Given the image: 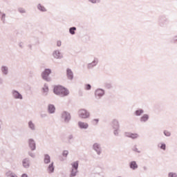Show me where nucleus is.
Returning <instances> with one entry per match:
<instances>
[{"instance_id": "f257e3e1", "label": "nucleus", "mask_w": 177, "mask_h": 177, "mask_svg": "<svg viewBox=\"0 0 177 177\" xmlns=\"http://www.w3.org/2000/svg\"><path fill=\"white\" fill-rule=\"evenodd\" d=\"M54 93L56 95H61L62 96H67V95H68V90H67V88L62 86H57L54 88Z\"/></svg>"}, {"instance_id": "f03ea898", "label": "nucleus", "mask_w": 177, "mask_h": 177, "mask_svg": "<svg viewBox=\"0 0 177 177\" xmlns=\"http://www.w3.org/2000/svg\"><path fill=\"white\" fill-rule=\"evenodd\" d=\"M89 115V112L85 109H80L79 111V117H80V118H88Z\"/></svg>"}, {"instance_id": "7ed1b4c3", "label": "nucleus", "mask_w": 177, "mask_h": 177, "mask_svg": "<svg viewBox=\"0 0 177 177\" xmlns=\"http://www.w3.org/2000/svg\"><path fill=\"white\" fill-rule=\"evenodd\" d=\"M73 169L71 170V176H75L78 169V162H75L72 164Z\"/></svg>"}, {"instance_id": "20e7f679", "label": "nucleus", "mask_w": 177, "mask_h": 177, "mask_svg": "<svg viewBox=\"0 0 177 177\" xmlns=\"http://www.w3.org/2000/svg\"><path fill=\"white\" fill-rule=\"evenodd\" d=\"M51 71L50 69H46L42 73L41 77L43 80H45L46 81H49V74H50Z\"/></svg>"}, {"instance_id": "39448f33", "label": "nucleus", "mask_w": 177, "mask_h": 177, "mask_svg": "<svg viewBox=\"0 0 177 177\" xmlns=\"http://www.w3.org/2000/svg\"><path fill=\"white\" fill-rule=\"evenodd\" d=\"M62 118H64L65 121H68V120H70L71 117L70 116V113H68L67 112L64 111L62 113Z\"/></svg>"}, {"instance_id": "423d86ee", "label": "nucleus", "mask_w": 177, "mask_h": 177, "mask_svg": "<svg viewBox=\"0 0 177 177\" xmlns=\"http://www.w3.org/2000/svg\"><path fill=\"white\" fill-rule=\"evenodd\" d=\"M104 95V91L102 89H97L95 91V96H98V97H100Z\"/></svg>"}, {"instance_id": "0eeeda50", "label": "nucleus", "mask_w": 177, "mask_h": 177, "mask_svg": "<svg viewBox=\"0 0 177 177\" xmlns=\"http://www.w3.org/2000/svg\"><path fill=\"white\" fill-rule=\"evenodd\" d=\"M66 75H67L68 80H73V71H71V69L68 68L66 70Z\"/></svg>"}, {"instance_id": "6e6552de", "label": "nucleus", "mask_w": 177, "mask_h": 177, "mask_svg": "<svg viewBox=\"0 0 177 177\" xmlns=\"http://www.w3.org/2000/svg\"><path fill=\"white\" fill-rule=\"evenodd\" d=\"M29 146L31 150H35V142L33 141V140H29Z\"/></svg>"}, {"instance_id": "1a4fd4ad", "label": "nucleus", "mask_w": 177, "mask_h": 177, "mask_svg": "<svg viewBox=\"0 0 177 177\" xmlns=\"http://www.w3.org/2000/svg\"><path fill=\"white\" fill-rule=\"evenodd\" d=\"M79 127H80V128L86 129V128H88V125L87 124V123L80 122Z\"/></svg>"}, {"instance_id": "9d476101", "label": "nucleus", "mask_w": 177, "mask_h": 177, "mask_svg": "<svg viewBox=\"0 0 177 177\" xmlns=\"http://www.w3.org/2000/svg\"><path fill=\"white\" fill-rule=\"evenodd\" d=\"M93 149L97 151V154H100V147L99 146V144H94Z\"/></svg>"}, {"instance_id": "9b49d317", "label": "nucleus", "mask_w": 177, "mask_h": 177, "mask_svg": "<svg viewBox=\"0 0 177 177\" xmlns=\"http://www.w3.org/2000/svg\"><path fill=\"white\" fill-rule=\"evenodd\" d=\"M44 162L45 164H49L50 162V156L49 155L46 154L44 156Z\"/></svg>"}, {"instance_id": "f8f14e48", "label": "nucleus", "mask_w": 177, "mask_h": 177, "mask_svg": "<svg viewBox=\"0 0 177 177\" xmlns=\"http://www.w3.org/2000/svg\"><path fill=\"white\" fill-rule=\"evenodd\" d=\"M13 96L16 98V99H23V97L20 95V93H19V92L17 91H14L13 92Z\"/></svg>"}, {"instance_id": "ddd939ff", "label": "nucleus", "mask_w": 177, "mask_h": 177, "mask_svg": "<svg viewBox=\"0 0 177 177\" xmlns=\"http://www.w3.org/2000/svg\"><path fill=\"white\" fill-rule=\"evenodd\" d=\"M55 171V167H53V162H52L48 167V171L49 174H52Z\"/></svg>"}, {"instance_id": "4468645a", "label": "nucleus", "mask_w": 177, "mask_h": 177, "mask_svg": "<svg viewBox=\"0 0 177 177\" xmlns=\"http://www.w3.org/2000/svg\"><path fill=\"white\" fill-rule=\"evenodd\" d=\"M130 168H131V169H136V168H138V164H136V162H131L130 163Z\"/></svg>"}, {"instance_id": "2eb2a0df", "label": "nucleus", "mask_w": 177, "mask_h": 177, "mask_svg": "<svg viewBox=\"0 0 177 177\" xmlns=\"http://www.w3.org/2000/svg\"><path fill=\"white\" fill-rule=\"evenodd\" d=\"M56 110V108H55V106L50 104L48 105V111L49 113H55V111Z\"/></svg>"}, {"instance_id": "dca6fc26", "label": "nucleus", "mask_w": 177, "mask_h": 177, "mask_svg": "<svg viewBox=\"0 0 177 177\" xmlns=\"http://www.w3.org/2000/svg\"><path fill=\"white\" fill-rule=\"evenodd\" d=\"M53 57L55 58V59H59V57H60V53L59 51H55L53 53Z\"/></svg>"}, {"instance_id": "f3484780", "label": "nucleus", "mask_w": 177, "mask_h": 177, "mask_svg": "<svg viewBox=\"0 0 177 177\" xmlns=\"http://www.w3.org/2000/svg\"><path fill=\"white\" fill-rule=\"evenodd\" d=\"M147 120H149V115H144L142 118H141V121L142 122H146V121H147Z\"/></svg>"}, {"instance_id": "a211bd4d", "label": "nucleus", "mask_w": 177, "mask_h": 177, "mask_svg": "<svg viewBox=\"0 0 177 177\" xmlns=\"http://www.w3.org/2000/svg\"><path fill=\"white\" fill-rule=\"evenodd\" d=\"M138 136V133H131L129 135V138H131V139H136Z\"/></svg>"}, {"instance_id": "6ab92c4d", "label": "nucleus", "mask_w": 177, "mask_h": 177, "mask_svg": "<svg viewBox=\"0 0 177 177\" xmlns=\"http://www.w3.org/2000/svg\"><path fill=\"white\" fill-rule=\"evenodd\" d=\"M75 30H77V28L75 27H73L69 29V32L72 35H74V34H75Z\"/></svg>"}, {"instance_id": "aec40b11", "label": "nucleus", "mask_w": 177, "mask_h": 177, "mask_svg": "<svg viewBox=\"0 0 177 177\" xmlns=\"http://www.w3.org/2000/svg\"><path fill=\"white\" fill-rule=\"evenodd\" d=\"M1 71H2V73H3V74H8V67L2 66Z\"/></svg>"}, {"instance_id": "412c9836", "label": "nucleus", "mask_w": 177, "mask_h": 177, "mask_svg": "<svg viewBox=\"0 0 177 177\" xmlns=\"http://www.w3.org/2000/svg\"><path fill=\"white\" fill-rule=\"evenodd\" d=\"M23 165L25 168L28 167V160H27V159L23 160Z\"/></svg>"}, {"instance_id": "4be33fe9", "label": "nucleus", "mask_w": 177, "mask_h": 177, "mask_svg": "<svg viewBox=\"0 0 177 177\" xmlns=\"http://www.w3.org/2000/svg\"><path fill=\"white\" fill-rule=\"evenodd\" d=\"M38 9L39 10H41V12H46V8H45V7L41 6V5H39L38 6Z\"/></svg>"}, {"instance_id": "5701e85b", "label": "nucleus", "mask_w": 177, "mask_h": 177, "mask_svg": "<svg viewBox=\"0 0 177 177\" xmlns=\"http://www.w3.org/2000/svg\"><path fill=\"white\" fill-rule=\"evenodd\" d=\"M141 114H143V110L139 109L136 111V115H140Z\"/></svg>"}, {"instance_id": "b1692460", "label": "nucleus", "mask_w": 177, "mask_h": 177, "mask_svg": "<svg viewBox=\"0 0 177 177\" xmlns=\"http://www.w3.org/2000/svg\"><path fill=\"white\" fill-rule=\"evenodd\" d=\"M158 147H160V149H162V150H165V144H159L158 145Z\"/></svg>"}, {"instance_id": "393cba45", "label": "nucleus", "mask_w": 177, "mask_h": 177, "mask_svg": "<svg viewBox=\"0 0 177 177\" xmlns=\"http://www.w3.org/2000/svg\"><path fill=\"white\" fill-rule=\"evenodd\" d=\"M112 124H113V127H118V122L116 120H114L112 122Z\"/></svg>"}, {"instance_id": "a878e982", "label": "nucleus", "mask_w": 177, "mask_h": 177, "mask_svg": "<svg viewBox=\"0 0 177 177\" xmlns=\"http://www.w3.org/2000/svg\"><path fill=\"white\" fill-rule=\"evenodd\" d=\"M91 88V84H86L85 89H86V91H89Z\"/></svg>"}, {"instance_id": "bb28decb", "label": "nucleus", "mask_w": 177, "mask_h": 177, "mask_svg": "<svg viewBox=\"0 0 177 177\" xmlns=\"http://www.w3.org/2000/svg\"><path fill=\"white\" fill-rule=\"evenodd\" d=\"M29 127L31 129H34V124L31 122H29Z\"/></svg>"}, {"instance_id": "cd10ccee", "label": "nucleus", "mask_w": 177, "mask_h": 177, "mask_svg": "<svg viewBox=\"0 0 177 177\" xmlns=\"http://www.w3.org/2000/svg\"><path fill=\"white\" fill-rule=\"evenodd\" d=\"M169 177H176V174L175 173H169Z\"/></svg>"}, {"instance_id": "c85d7f7f", "label": "nucleus", "mask_w": 177, "mask_h": 177, "mask_svg": "<svg viewBox=\"0 0 177 177\" xmlns=\"http://www.w3.org/2000/svg\"><path fill=\"white\" fill-rule=\"evenodd\" d=\"M164 133H165V136H171V133H169V132H168L167 131H165L164 132Z\"/></svg>"}, {"instance_id": "c756f323", "label": "nucleus", "mask_w": 177, "mask_h": 177, "mask_svg": "<svg viewBox=\"0 0 177 177\" xmlns=\"http://www.w3.org/2000/svg\"><path fill=\"white\" fill-rule=\"evenodd\" d=\"M68 154V151H64V152H63V156H64V157H67V155Z\"/></svg>"}, {"instance_id": "7c9ffc66", "label": "nucleus", "mask_w": 177, "mask_h": 177, "mask_svg": "<svg viewBox=\"0 0 177 177\" xmlns=\"http://www.w3.org/2000/svg\"><path fill=\"white\" fill-rule=\"evenodd\" d=\"M93 124H97L99 122V120L95 119V120H93Z\"/></svg>"}, {"instance_id": "2f4dec72", "label": "nucleus", "mask_w": 177, "mask_h": 177, "mask_svg": "<svg viewBox=\"0 0 177 177\" xmlns=\"http://www.w3.org/2000/svg\"><path fill=\"white\" fill-rule=\"evenodd\" d=\"M90 2H92V3H96L97 0H89Z\"/></svg>"}, {"instance_id": "473e14b6", "label": "nucleus", "mask_w": 177, "mask_h": 177, "mask_svg": "<svg viewBox=\"0 0 177 177\" xmlns=\"http://www.w3.org/2000/svg\"><path fill=\"white\" fill-rule=\"evenodd\" d=\"M57 45H58V46H60L62 45V42L58 41V42H57Z\"/></svg>"}, {"instance_id": "72a5a7b5", "label": "nucleus", "mask_w": 177, "mask_h": 177, "mask_svg": "<svg viewBox=\"0 0 177 177\" xmlns=\"http://www.w3.org/2000/svg\"><path fill=\"white\" fill-rule=\"evenodd\" d=\"M21 177H28L27 174H23Z\"/></svg>"}, {"instance_id": "f704fd0d", "label": "nucleus", "mask_w": 177, "mask_h": 177, "mask_svg": "<svg viewBox=\"0 0 177 177\" xmlns=\"http://www.w3.org/2000/svg\"><path fill=\"white\" fill-rule=\"evenodd\" d=\"M136 151H138V153H140V151H138V150H136Z\"/></svg>"}]
</instances>
